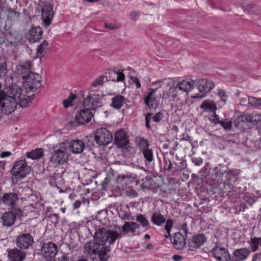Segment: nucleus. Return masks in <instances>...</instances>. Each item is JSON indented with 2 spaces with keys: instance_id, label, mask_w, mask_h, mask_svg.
<instances>
[{
  "instance_id": "obj_38",
  "label": "nucleus",
  "mask_w": 261,
  "mask_h": 261,
  "mask_svg": "<svg viewBox=\"0 0 261 261\" xmlns=\"http://www.w3.org/2000/svg\"><path fill=\"white\" fill-rule=\"evenodd\" d=\"M216 95L223 105L226 103L228 99V96L224 90L221 89H218L216 92Z\"/></svg>"
},
{
  "instance_id": "obj_3",
  "label": "nucleus",
  "mask_w": 261,
  "mask_h": 261,
  "mask_svg": "<svg viewBox=\"0 0 261 261\" xmlns=\"http://www.w3.org/2000/svg\"><path fill=\"white\" fill-rule=\"evenodd\" d=\"M159 84L158 90L160 97L164 100L174 101L177 97L178 92L175 86H173V81L171 79H164L157 82Z\"/></svg>"
},
{
  "instance_id": "obj_36",
  "label": "nucleus",
  "mask_w": 261,
  "mask_h": 261,
  "mask_svg": "<svg viewBox=\"0 0 261 261\" xmlns=\"http://www.w3.org/2000/svg\"><path fill=\"white\" fill-rule=\"evenodd\" d=\"M48 43L47 41L44 40L43 42L40 44L37 49V56L40 58L44 57L46 54V48L47 47Z\"/></svg>"
},
{
  "instance_id": "obj_40",
  "label": "nucleus",
  "mask_w": 261,
  "mask_h": 261,
  "mask_svg": "<svg viewBox=\"0 0 261 261\" xmlns=\"http://www.w3.org/2000/svg\"><path fill=\"white\" fill-rule=\"evenodd\" d=\"M143 156L145 159L149 162H151L153 161V156L152 149L148 148L142 151Z\"/></svg>"
},
{
  "instance_id": "obj_53",
  "label": "nucleus",
  "mask_w": 261,
  "mask_h": 261,
  "mask_svg": "<svg viewBox=\"0 0 261 261\" xmlns=\"http://www.w3.org/2000/svg\"><path fill=\"white\" fill-rule=\"evenodd\" d=\"M210 120L212 123H214L215 124L219 123L220 121L219 120V116L216 114H215L214 115H212L210 118Z\"/></svg>"
},
{
  "instance_id": "obj_64",
  "label": "nucleus",
  "mask_w": 261,
  "mask_h": 261,
  "mask_svg": "<svg viewBox=\"0 0 261 261\" xmlns=\"http://www.w3.org/2000/svg\"><path fill=\"white\" fill-rule=\"evenodd\" d=\"M81 202L79 200H76L74 203V208H78L81 205Z\"/></svg>"
},
{
  "instance_id": "obj_44",
  "label": "nucleus",
  "mask_w": 261,
  "mask_h": 261,
  "mask_svg": "<svg viewBox=\"0 0 261 261\" xmlns=\"http://www.w3.org/2000/svg\"><path fill=\"white\" fill-rule=\"evenodd\" d=\"M7 72V67L6 62L0 60V78L5 77Z\"/></svg>"
},
{
  "instance_id": "obj_57",
  "label": "nucleus",
  "mask_w": 261,
  "mask_h": 261,
  "mask_svg": "<svg viewBox=\"0 0 261 261\" xmlns=\"http://www.w3.org/2000/svg\"><path fill=\"white\" fill-rule=\"evenodd\" d=\"M132 80L133 82L136 84V86L137 88H140L141 87V83L138 77H132Z\"/></svg>"
},
{
  "instance_id": "obj_15",
  "label": "nucleus",
  "mask_w": 261,
  "mask_h": 261,
  "mask_svg": "<svg viewBox=\"0 0 261 261\" xmlns=\"http://www.w3.org/2000/svg\"><path fill=\"white\" fill-rule=\"evenodd\" d=\"M206 238L202 234L194 235L189 241V247L190 250H194L199 248L206 242Z\"/></svg>"
},
{
  "instance_id": "obj_30",
  "label": "nucleus",
  "mask_w": 261,
  "mask_h": 261,
  "mask_svg": "<svg viewBox=\"0 0 261 261\" xmlns=\"http://www.w3.org/2000/svg\"><path fill=\"white\" fill-rule=\"evenodd\" d=\"M151 221L153 224L161 226L165 223L166 218L160 213L154 212L151 217Z\"/></svg>"
},
{
  "instance_id": "obj_31",
  "label": "nucleus",
  "mask_w": 261,
  "mask_h": 261,
  "mask_svg": "<svg viewBox=\"0 0 261 261\" xmlns=\"http://www.w3.org/2000/svg\"><path fill=\"white\" fill-rule=\"evenodd\" d=\"M200 108L206 112H214L217 109V107L213 101L206 99L203 101Z\"/></svg>"
},
{
  "instance_id": "obj_16",
  "label": "nucleus",
  "mask_w": 261,
  "mask_h": 261,
  "mask_svg": "<svg viewBox=\"0 0 261 261\" xmlns=\"http://www.w3.org/2000/svg\"><path fill=\"white\" fill-rule=\"evenodd\" d=\"M53 8L49 4H45L42 9L41 16L44 24L46 27L50 25L53 17Z\"/></svg>"
},
{
  "instance_id": "obj_35",
  "label": "nucleus",
  "mask_w": 261,
  "mask_h": 261,
  "mask_svg": "<svg viewBox=\"0 0 261 261\" xmlns=\"http://www.w3.org/2000/svg\"><path fill=\"white\" fill-rule=\"evenodd\" d=\"M43 149L42 148H36L30 152L26 153L27 158L32 160H38L43 155Z\"/></svg>"
},
{
  "instance_id": "obj_23",
  "label": "nucleus",
  "mask_w": 261,
  "mask_h": 261,
  "mask_svg": "<svg viewBox=\"0 0 261 261\" xmlns=\"http://www.w3.org/2000/svg\"><path fill=\"white\" fill-rule=\"evenodd\" d=\"M3 226L8 227L12 226L16 220V214L12 211L6 212L1 216Z\"/></svg>"
},
{
  "instance_id": "obj_6",
  "label": "nucleus",
  "mask_w": 261,
  "mask_h": 261,
  "mask_svg": "<svg viewBox=\"0 0 261 261\" xmlns=\"http://www.w3.org/2000/svg\"><path fill=\"white\" fill-rule=\"evenodd\" d=\"M30 167L28 166L25 160H20L16 162L11 169V173L13 176L20 175L22 178L30 173Z\"/></svg>"
},
{
  "instance_id": "obj_8",
  "label": "nucleus",
  "mask_w": 261,
  "mask_h": 261,
  "mask_svg": "<svg viewBox=\"0 0 261 261\" xmlns=\"http://www.w3.org/2000/svg\"><path fill=\"white\" fill-rule=\"evenodd\" d=\"M113 144L119 148H126L129 144V137L123 129H119L114 134Z\"/></svg>"
},
{
  "instance_id": "obj_32",
  "label": "nucleus",
  "mask_w": 261,
  "mask_h": 261,
  "mask_svg": "<svg viewBox=\"0 0 261 261\" xmlns=\"http://www.w3.org/2000/svg\"><path fill=\"white\" fill-rule=\"evenodd\" d=\"M135 143L137 147L141 151L149 148L150 145L148 140L141 136H138L136 138Z\"/></svg>"
},
{
  "instance_id": "obj_29",
  "label": "nucleus",
  "mask_w": 261,
  "mask_h": 261,
  "mask_svg": "<svg viewBox=\"0 0 261 261\" xmlns=\"http://www.w3.org/2000/svg\"><path fill=\"white\" fill-rule=\"evenodd\" d=\"M127 99L123 96L118 95L112 98V102L110 106L114 109H119L121 108L124 104L126 103Z\"/></svg>"
},
{
  "instance_id": "obj_47",
  "label": "nucleus",
  "mask_w": 261,
  "mask_h": 261,
  "mask_svg": "<svg viewBox=\"0 0 261 261\" xmlns=\"http://www.w3.org/2000/svg\"><path fill=\"white\" fill-rule=\"evenodd\" d=\"M105 77L104 76H100L98 77L97 79L95 80L91 84V86L93 87H96L98 85H101L103 83V80Z\"/></svg>"
},
{
  "instance_id": "obj_9",
  "label": "nucleus",
  "mask_w": 261,
  "mask_h": 261,
  "mask_svg": "<svg viewBox=\"0 0 261 261\" xmlns=\"http://www.w3.org/2000/svg\"><path fill=\"white\" fill-rule=\"evenodd\" d=\"M34 243L33 237L30 233H21L16 237V245L21 249L29 248Z\"/></svg>"
},
{
  "instance_id": "obj_25",
  "label": "nucleus",
  "mask_w": 261,
  "mask_h": 261,
  "mask_svg": "<svg viewBox=\"0 0 261 261\" xmlns=\"http://www.w3.org/2000/svg\"><path fill=\"white\" fill-rule=\"evenodd\" d=\"M29 41L32 43H35L39 41L42 38L43 31L39 27H32L30 30Z\"/></svg>"
},
{
  "instance_id": "obj_56",
  "label": "nucleus",
  "mask_w": 261,
  "mask_h": 261,
  "mask_svg": "<svg viewBox=\"0 0 261 261\" xmlns=\"http://www.w3.org/2000/svg\"><path fill=\"white\" fill-rule=\"evenodd\" d=\"M105 27L107 29L110 30H115V29H117L118 28V27L117 25H115L113 23H106L105 24Z\"/></svg>"
},
{
  "instance_id": "obj_1",
  "label": "nucleus",
  "mask_w": 261,
  "mask_h": 261,
  "mask_svg": "<svg viewBox=\"0 0 261 261\" xmlns=\"http://www.w3.org/2000/svg\"><path fill=\"white\" fill-rule=\"evenodd\" d=\"M119 237L120 234L116 231L103 227L98 228L94 234L95 242L85 244L84 248L92 259L97 254L100 261H107L110 249L105 246V243L113 244Z\"/></svg>"
},
{
  "instance_id": "obj_58",
  "label": "nucleus",
  "mask_w": 261,
  "mask_h": 261,
  "mask_svg": "<svg viewBox=\"0 0 261 261\" xmlns=\"http://www.w3.org/2000/svg\"><path fill=\"white\" fill-rule=\"evenodd\" d=\"M131 214L130 213H125L122 216V219L124 220H130L132 219Z\"/></svg>"
},
{
  "instance_id": "obj_42",
  "label": "nucleus",
  "mask_w": 261,
  "mask_h": 261,
  "mask_svg": "<svg viewBox=\"0 0 261 261\" xmlns=\"http://www.w3.org/2000/svg\"><path fill=\"white\" fill-rule=\"evenodd\" d=\"M76 98L75 94L71 93L68 98L65 99L63 101V104L65 108H68L69 107L72 106V102L73 100H74Z\"/></svg>"
},
{
  "instance_id": "obj_37",
  "label": "nucleus",
  "mask_w": 261,
  "mask_h": 261,
  "mask_svg": "<svg viewBox=\"0 0 261 261\" xmlns=\"http://www.w3.org/2000/svg\"><path fill=\"white\" fill-rule=\"evenodd\" d=\"M258 245L261 247V238L254 237L251 239L250 246L252 252H255L257 250Z\"/></svg>"
},
{
  "instance_id": "obj_63",
  "label": "nucleus",
  "mask_w": 261,
  "mask_h": 261,
  "mask_svg": "<svg viewBox=\"0 0 261 261\" xmlns=\"http://www.w3.org/2000/svg\"><path fill=\"white\" fill-rule=\"evenodd\" d=\"M260 254L258 253L254 255L252 257V261H258L260 259Z\"/></svg>"
},
{
  "instance_id": "obj_12",
  "label": "nucleus",
  "mask_w": 261,
  "mask_h": 261,
  "mask_svg": "<svg viewBox=\"0 0 261 261\" xmlns=\"http://www.w3.org/2000/svg\"><path fill=\"white\" fill-rule=\"evenodd\" d=\"M91 108H85L77 111L75 116V120L79 123L84 124L89 122L93 115Z\"/></svg>"
},
{
  "instance_id": "obj_26",
  "label": "nucleus",
  "mask_w": 261,
  "mask_h": 261,
  "mask_svg": "<svg viewBox=\"0 0 261 261\" xmlns=\"http://www.w3.org/2000/svg\"><path fill=\"white\" fill-rule=\"evenodd\" d=\"M124 74L123 72L116 71L114 70H109L106 73L105 77L107 80L114 82H120L124 80Z\"/></svg>"
},
{
  "instance_id": "obj_7",
  "label": "nucleus",
  "mask_w": 261,
  "mask_h": 261,
  "mask_svg": "<svg viewBox=\"0 0 261 261\" xmlns=\"http://www.w3.org/2000/svg\"><path fill=\"white\" fill-rule=\"evenodd\" d=\"M41 86V77L38 73L32 72L25 79V87L27 90L34 92L40 88Z\"/></svg>"
},
{
  "instance_id": "obj_52",
  "label": "nucleus",
  "mask_w": 261,
  "mask_h": 261,
  "mask_svg": "<svg viewBox=\"0 0 261 261\" xmlns=\"http://www.w3.org/2000/svg\"><path fill=\"white\" fill-rule=\"evenodd\" d=\"M58 261H73L72 256L66 254L58 258Z\"/></svg>"
},
{
  "instance_id": "obj_41",
  "label": "nucleus",
  "mask_w": 261,
  "mask_h": 261,
  "mask_svg": "<svg viewBox=\"0 0 261 261\" xmlns=\"http://www.w3.org/2000/svg\"><path fill=\"white\" fill-rule=\"evenodd\" d=\"M136 221L140 223L144 227H147L149 225V222L146 218L143 215H139L137 217Z\"/></svg>"
},
{
  "instance_id": "obj_21",
  "label": "nucleus",
  "mask_w": 261,
  "mask_h": 261,
  "mask_svg": "<svg viewBox=\"0 0 261 261\" xmlns=\"http://www.w3.org/2000/svg\"><path fill=\"white\" fill-rule=\"evenodd\" d=\"M211 252L220 261H230V256L228 251L224 248L213 249Z\"/></svg>"
},
{
  "instance_id": "obj_5",
  "label": "nucleus",
  "mask_w": 261,
  "mask_h": 261,
  "mask_svg": "<svg viewBox=\"0 0 261 261\" xmlns=\"http://www.w3.org/2000/svg\"><path fill=\"white\" fill-rule=\"evenodd\" d=\"M95 142L99 145H107L113 141L112 133L105 127L97 129L94 132Z\"/></svg>"
},
{
  "instance_id": "obj_50",
  "label": "nucleus",
  "mask_w": 261,
  "mask_h": 261,
  "mask_svg": "<svg viewBox=\"0 0 261 261\" xmlns=\"http://www.w3.org/2000/svg\"><path fill=\"white\" fill-rule=\"evenodd\" d=\"M219 123L225 129H230L232 127V122L230 121L227 122L220 121Z\"/></svg>"
},
{
  "instance_id": "obj_46",
  "label": "nucleus",
  "mask_w": 261,
  "mask_h": 261,
  "mask_svg": "<svg viewBox=\"0 0 261 261\" xmlns=\"http://www.w3.org/2000/svg\"><path fill=\"white\" fill-rule=\"evenodd\" d=\"M166 225L165 226V229L169 236H170V231L173 225V221L172 219H168L166 221Z\"/></svg>"
},
{
  "instance_id": "obj_20",
  "label": "nucleus",
  "mask_w": 261,
  "mask_h": 261,
  "mask_svg": "<svg viewBox=\"0 0 261 261\" xmlns=\"http://www.w3.org/2000/svg\"><path fill=\"white\" fill-rule=\"evenodd\" d=\"M1 200L6 206L14 207L18 200V197L16 193H5L2 197Z\"/></svg>"
},
{
  "instance_id": "obj_11",
  "label": "nucleus",
  "mask_w": 261,
  "mask_h": 261,
  "mask_svg": "<svg viewBox=\"0 0 261 261\" xmlns=\"http://www.w3.org/2000/svg\"><path fill=\"white\" fill-rule=\"evenodd\" d=\"M33 62L29 61H25L20 62L17 66V72L19 76L22 79H25L32 72L33 70Z\"/></svg>"
},
{
  "instance_id": "obj_34",
  "label": "nucleus",
  "mask_w": 261,
  "mask_h": 261,
  "mask_svg": "<svg viewBox=\"0 0 261 261\" xmlns=\"http://www.w3.org/2000/svg\"><path fill=\"white\" fill-rule=\"evenodd\" d=\"M58 170L56 171L49 175V184L52 187L57 186L58 181H60L62 178V175L61 173L58 172Z\"/></svg>"
},
{
  "instance_id": "obj_10",
  "label": "nucleus",
  "mask_w": 261,
  "mask_h": 261,
  "mask_svg": "<svg viewBox=\"0 0 261 261\" xmlns=\"http://www.w3.org/2000/svg\"><path fill=\"white\" fill-rule=\"evenodd\" d=\"M58 252L57 245L52 242L44 243L41 249L42 255L47 260H49L54 258Z\"/></svg>"
},
{
  "instance_id": "obj_60",
  "label": "nucleus",
  "mask_w": 261,
  "mask_h": 261,
  "mask_svg": "<svg viewBox=\"0 0 261 261\" xmlns=\"http://www.w3.org/2000/svg\"><path fill=\"white\" fill-rule=\"evenodd\" d=\"M130 16L132 20H136L138 18V14L136 12H133L130 13Z\"/></svg>"
},
{
  "instance_id": "obj_39",
  "label": "nucleus",
  "mask_w": 261,
  "mask_h": 261,
  "mask_svg": "<svg viewBox=\"0 0 261 261\" xmlns=\"http://www.w3.org/2000/svg\"><path fill=\"white\" fill-rule=\"evenodd\" d=\"M249 123L255 125L261 121V115L252 113L249 114Z\"/></svg>"
},
{
  "instance_id": "obj_27",
  "label": "nucleus",
  "mask_w": 261,
  "mask_h": 261,
  "mask_svg": "<svg viewBox=\"0 0 261 261\" xmlns=\"http://www.w3.org/2000/svg\"><path fill=\"white\" fill-rule=\"evenodd\" d=\"M171 242L174 247L177 249H182L185 244V237L180 232L175 233Z\"/></svg>"
},
{
  "instance_id": "obj_54",
  "label": "nucleus",
  "mask_w": 261,
  "mask_h": 261,
  "mask_svg": "<svg viewBox=\"0 0 261 261\" xmlns=\"http://www.w3.org/2000/svg\"><path fill=\"white\" fill-rule=\"evenodd\" d=\"M163 117V114L161 112H158L152 117V120L156 122H159L161 121Z\"/></svg>"
},
{
  "instance_id": "obj_59",
  "label": "nucleus",
  "mask_w": 261,
  "mask_h": 261,
  "mask_svg": "<svg viewBox=\"0 0 261 261\" xmlns=\"http://www.w3.org/2000/svg\"><path fill=\"white\" fill-rule=\"evenodd\" d=\"M187 227H188V226H187V223H184L181 226V229L184 231V233L185 234V237H187V234H188V231Z\"/></svg>"
},
{
  "instance_id": "obj_51",
  "label": "nucleus",
  "mask_w": 261,
  "mask_h": 261,
  "mask_svg": "<svg viewBox=\"0 0 261 261\" xmlns=\"http://www.w3.org/2000/svg\"><path fill=\"white\" fill-rule=\"evenodd\" d=\"M152 114L149 113H147L145 117L146 127L148 129H149L150 128V121L151 119H152Z\"/></svg>"
},
{
  "instance_id": "obj_24",
  "label": "nucleus",
  "mask_w": 261,
  "mask_h": 261,
  "mask_svg": "<svg viewBox=\"0 0 261 261\" xmlns=\"http://www.w3.org/2000/svg\"><path fill=\"white\" fill-rule=\"evenodd\" d=\"M195 82L191 79L184 80L179 82L175 86L177 90H179L182 92L188 93L191 91L194 87Z\"/></svg>"
},
{
  "instance_id": "obj_28",
  "label": "nucleus",
  "mask_w": 261,
  "mask_h": 261,
  "mask_svg": "<svg viewBox=\"0 0 261 261\" xmlns=\"http://www.w3.org/2000/svg\"><path fill=\"white\" fill-rule=\"evenodd\" d=\"M6 12L8 13L7 19L10 20L11 22H13L14 23L20 21V17L22 16L24 17L27 16L25 15L24 13L22 14L21 13L12 9L10 7H9L6 10Z\"/></svg>"
},
{
  "instance_id": "obj_4",
  "label": "nucleus",
  "mask_w": 261,
  "mask_h": 261,
  "mask_svg": "<svg viewBox=\"0 0 261 261\" xmlns=\"http://www.w3.org/2000/svg\"><path fill=\"white\" fill-rule=\"evenodd\" d=\"M101 92L98 90H92L83 102L84 106L89 107L92 110L102 106Z\"/></svg>"
},
{
  "instance_id": "obj_43",
  "label": "nucleus",
  "mask_w": 261,
  "mask_h": 261,
  "mask_svg": "<svg viewBox=\"0 0 261 261\" xmlns=\"http://www.w3.org/2000/svg\"><path fill=\"white\" fill-rule=\"evenodd\" d=\"M248 102L251 106H261V98H257L254 97H248Z\"/></svg>"
},
{
  "instance_id": "obj_61",
  "label": "nucleus",
  "mask_w": 261,
  "mask_h": 261,
  "mask_svg": "<svg viewBox=\"0 0 261 261\" xmlns=\"http://www.w3.org/2000/svg\"><path fill=\"white\" fill-rule=\"evenodd\" d=\"M11 155V152L10 151H4L1 153L0 156L2 158L7 157Z\"/></svg>"
},
{
  "instance_id": "obj_62",
  "label": "nucleus",
  "mask_w": 261,
  "mask_h": 261,
  "mask_svg": "<svg viewBox=\"0 0 261 261\" xmlns=\"http://www.w3.org/2000/svg\"><path fill=\"white\" fill-rule=\"evenodd\" d=\"M172 258L174 261H180L182 259L183 257L179 255L176 254L173 255Z\"/></svg>"
},
{
  "instance_id": "obj_18",
  "label": "nucleus",
  "mask_w": 261,
  "mask_h": 261,
  "mask_svg": "<svg viewBox=\"0 0 261 261\" xmlns=\"http://www.w3.org/2000/svg\"><path fill=\"white\" fill-rule=\"evenodd\" d=\"M250 253L249 249L246 248L236 249L230 256V261H244L247 258Z\"/></svg>"
},
{
  "instance_id": "obj_45",
  "label": "nucleus",
  "mask_w": 261,
  "mask_h": 261,
  "mask_svg": "<svg viewBox=\"0 0 261 261\" xmlns=\"http://www.w3.org/2000/svg\"><path fill=\"white\" fill-rule=\"evenodd\" d=\"M214 170L215 171V179L217 180H221L222 179V176L224 173H229V171H222L221 169H219L218 167H216Z\"/></svg>"
},
{
  "instance_id": "obj_49",
  "label": "nucleus",
  "mask_w": 261,
  "mask_h": 261,
  "mask_svg": "<svg viewBox=\"0 0 261 261\" xmlns=\"http://www.w3.org/2000/svg\"><path fill=\"white\" fill-rule=\"evenodd\" d=\"M249 114L243 115L239 116L237 118L238 122L249 123Z\"/></svg>"
},
{
  "instance_id": "obj_48",
  "label": "nucleus",
  "mask_w": 261,
  "mask_h": 261,
  "mask_svg": "<svg viewBox=\"0 0 261 261\" xmlns=\"http://www.w3.org/2000/svg\"><path fill=\"white\" fill-rule=\"evenodd\" d=\"M9 7V6L7 4V0H0V15H1V12L6 13Z\"/></svg>"
},
{
  "instance_id": "obj_14",
  "label": "nucleus",
  "mask_w": 261,
  "mask_h": 261,
  "mask_svg": "<svg viewBox=\"0 0 261 261\" xmlns=\"http://www.w3.org/2000/svg\"><path fill=\"white\" fill-rule=\"evenodd\" d=\"M68 159V154L64 150L57 149L54 150L50 159L54 164H63Z\"/></svg>"
},
{
  "instance_id": "obj_2",
  "label": "nucleus",
  "mask_w": 261,
  "mask_h": 261,
  "mask_svg": "<svg viewBox=\"0 0 261 261\" xmlns=\"http://www.w3.org/2000/svg\"><path fill=\"white\" fill-rule=\"evenodd\" d=\"M1 88L2 84L0 83V114L12 113L17 105L21 107H27L33 99V97L25 95L21 87L17 85L10 86L6 92L2 91Z\"/></svg>"
},
{
  "instance_id": "obj_33",
  "label": "nucleus",
  "mask_w": 261,
  "mask_h": 261,
  "mask_svg": "<svg viewBox=\"0 0 261 261\" xmlns=\"http://www.w3.org/2000/svg\"><path fill=\"white\" fill-rule=\"evenodd\" d=\"M140 226L137 223L134 222H125L122 226V230L125 233H134L136 230L139 228Z\"/></svg>"
},
{
  "instance_id": "obj_17",
  "label": "nucleus",
  "mask_w": 261,
  "mask_h": 261,
  "mask_svg": "<svg viewBox=\"0 0 261 261\" xmlns=\"http://www.w3.org/2000/svg\"><path fill=\"white\" fill-rule=\"evenodd\" d=\"M158 90V88H157L155 89L151 88L150 92L145 98V103L150 110L155 109L159 105V101L154 95L155 92Z\"/></svg>"
},
{
  "instance_id": "obj_55",
  "label": "nucleus",
  "mask_w": 261,
  "mask_h": 261,
  "mask_svg": "<svg viewBox=\"0 0 261 261\" xmlns=\"http://www.w3.org/2000/svg\"><path fill=\"white\" fill-rule=\"evenodd\" d=\"M191 160L196 166H200L203 163V160L201 158H193Z\"/></svg>"
},
{
  "instance_id": "obj_13",
  "label": "nucleus",
  "mask_w": 261,
  "mask_h": 261,
  "mask_svg": "<svg viewBox=\"0 0 261 261\" xmlns=\"http://www.w3.org/2000/svg\"><path fill=\"white\" fill-rule=\"evenodd\" d=\"M195 85L199 91L202 94L208 93L214 87V82L207 79H200L195 82Z\"/></svg>"
},
{
  "instance_id": "obj_22",
  "label": "nucleus",
  "mask_w": 261,
  "mask_h": 261,
  "mask_svg": "<svg viewBox=\"0 0 261 261\" xmlns=\"http://www.w3.org/2000/svg\"><path fill=\"white\" fill-rule=\"evenodd\" d=\"M85 148V143L81 140L76 139L71 141L68 144L69 150L73 153H82Z\"/></svg>"
},
{
  "instance_id": "obj_19",
  "label": "nucleus",
  "mask_w": 261,
  "mask_h": 261,
  "mask_svg": "<svg viewBox=\"0 0 261 261\" xmlns=\"http://www.w3.org/2000/svg\"><path fill=\"white\" fill-rule=\"evenodd\" d=\"M8 257L12 261H22L24 259L26 252L21 250L15 248L13 249H8Z\"/></svg>"
}]
</instances>
